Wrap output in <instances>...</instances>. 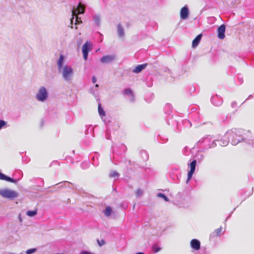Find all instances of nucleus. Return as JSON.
<instances>
[{"label":"nucleus","instance_id":"37998d69","mask_svg":"<svg viewBox=\"0 0 254 254\" xmlns=\"http://www.w3.org/2000/svg\"><path fill=\"white\" fill-rule=\"evenodd\" d=\"M19 220H20V222H21V221H22V219H21V218H20V217H19Z\"/></svg>","mask_w":254,"mask_h":254},{"label":"nucleus","instance_id":"6ab92c4d","mask_svg":"<svg viewBox=\"0 0 254 254\" xmlns=\"http://www.w3.org/2000/svg\"><path fill=\"white\" fill-rule=\"evenodd\" d=\"M117 32L120 38H124L125 36L124 29L121 24H119L117 26Z\"/></svg>","mask_w":254,"mask_h":254},{"label":"nucleus","instance_id":"1a4fd4ad","mask_svg":"<svg viewBox=\"0 0 254 254\" xmlns=\"http://www.w3.org/2000/svg\"><path fill=\"white\" fill-rule=\"evenodd\" d=\"M90 50V45L88 42H86L82 46V51L83 56V59L87 60L88 52Z\"/></svg>","mask_w":254,"mask_h":254},{"label":"nucleus","instance_id":"0eeeda50","mask_svg":"<svg viewBox=\"0 0 254 254\" xmlns=\"http://www.w3.org/2000/svg\"><path fill=\"white\" fill-rule=\"evenodd\" d=\"M196 164V161L195 160H193L190 164V170L188 173L187 182H189L191 179L192 176L195 171Z\"/></svg>","mask_w":254,"mask_h":254},{"label":"nucleus","instance_id":"58836bf2","mask_svg":"<svg viewBox=\"0 0 254 254\" xmlns=\"http://www.w3.org/2000/svg\"><path fill=\"white\" fill-rule=\"evenodd\" d=\"M93 83H95L97 81V79L95 76H93L92 78Z\"/></svg>","mask_w":254,"mask_h":254},{"label":"nucleus","instance_id":"e433bc0d","mask_svg":"<svg viewBox=\"0 0 254 254\" xmlns=\"http://www.w3.org/2000/svg\"><path fill=\"white\" fill-rule=\"evenodd\" d=\"M80 254H94L93 253H92L91 252H89L88 251H82L80 252Z\"/></svg>","mask_w":254,"mask_h":254},{"label":"nucleus","instance_id":"9b49d317","mask_svg":"<svg viewBox=\"0 0 254 254\" xmlns=\"http://www.w3.org/2000/svg\"><path fill=\"white\" fill-rule=\"evenodd\" d=\"M241 130L234 128L232 130L227 131L226 134L228 135V136H232V138H235V137H237L238 136H241Z\"/></svg>","mask_w":254,"mask_h":254},{"label":"nucleus","instance_id":"4468645a","mask_svg":"<svg viewBox=\"0 0 254 254\" xmlns=\"http://www.w3.org/2000/svg\"><path fill=\"white\" fill-rule=\"evenodd\" d=\"M211 101L212 103L216 106H219L221 105L223 103V100L221 98H219L217 95L212 96Z\"/></svg>","mask_w":254,"mask_h":254},{"label":"nucleus","instance_id":"5701e85b","mask_svg":"<svg viewBox=\"0 0 254 254\" xmlns=\"http://www.w3.org/2000/svg\"><path fill=\"white\" fill-rule=\"evenodd\" d=\"M120 176L119 173H118L116 171H112L109 174V177L110 178H114L115 180L117 179Z\"/></svg>","mask_w":254,"mask_h":254},{"label":"nucleus","instance_id":"39448f33","mask_svg":"<svg viewBox=\"0 0 254 254\" xmlns=\"http://www.w3.org/2000/svg\"><path fill=\"white\" fill-rule=\"evenodd\" d=\"M85 10V7L80 2L78 3L76 8H73L72 9V18L70 19V24H73L74 17L79 13H83Z\"/></svg>","mask_w":254,"mask_h":254},{"label":"nucleus","instance_id":"7c9ffc66","mask_svg":"<svg viewBox=\"0 0 254 254\" xmlns=\"http://www.w3.org/2000/svg\"><path fill=\"white\" fill-rule=\"evenodd\" d=\"M36 248H32L30 249H28L26 251V254H32L34 253H35L37 251Z\"/></svg>","mask_w":254,"mask_h":254},{"label":"nucleus","instance_id":"20e7f679","mask_svg":"<svg viewBox=\"0 0 254 254\" xmlns=\"http://www.w3.org/2000/svg\"><path fill=\"white\" fill-rule=\"evenodd\" d=\"M0 195L4 198L13 199L18 196V193L9 189H0Z\"/></svg>","mask_w":254,"mask_h":254},{"label":"nucleus","instance_id":"2f4dec72","mask_svg":"<svg viewBox=\"0 0 254 254\" xmlns=\"http://www.w3.org/2000/svg\"><path fill=\"white\" fill-rule=\"evenodd\" d=\"M222 231V227H220L219 228H218L215 230V233H216V236H219L220 235V233H221Z\"/></svg>","mask_w":254,"mask_h":254},{"label":"nucleus","instance_id":"f03ea898","mask_svg":"<svg viewBox=\"0 0 254 254\" xmlns=\"http://www.w3.org/2000/svg\"><path fill=\"white\" fill-rule=\"evenodd\" d=\"M218 140V139H214L212 136L208 135L201 138L198 141V143L202 144L204 149L205 150H208L209 149L216 147L217 145L216 141Z\"/></svg>","mask_w":254,"mask_h":254},{"label":"nucleus","instance_id":"c03bdc74","mask_svg":"<svg viewBox=\"0 0 254 254\" xmlns=\"http://www.w3.org/2000/svg\"><path fill=\"white\" fill-rule=\"evenodd\" d=\"M229 217H227L226 219V221L227 220V219H228Z\"/></svg>","mask_w":254,"mask_h":254},{"label":"nucleus","instance_id":"aec40b11","mask_svg":"<svg viewBox=\"0 0 254 254\" xmlns=\"http://www.w3.org/2000/svg\"><path fill=\"white\" fill-rule=\"evenodd\" d=\"M201 37H202V35L199 34L192 41V47L193 48L196 47L198 45L200 41Z\"/></svg>","mask_w":254,"mask_h":254},{"label":"nucleus","instance_id":"2eb2a0df","mask_svg":"<svg viewBox=\"0 0 254 254\" xmlns=\"http://www.w3.org/2000/svg\"><path fill=\"white\" fill-rule=\"evenodd\" d=\"M190 244L191 248L194 250L198 251L200 248V243L197 239H192L190 241Z\"/></svg>","mask_w":254,"mask_h":254},{"label":"nucleus","instance_id":"a18cd8bd","mask_svg":"<svg viewBox=\"0 0 254 254\" xmlns=\"http://www.w3.org/2000/svg\"><path fill=\"white\" fill-rule=\"evenodd\" d=\"M20 254H23L22 253H21Z\"/></svg>","mask_w":254,"mask_h":254},{"label":"nucleus","instance_id":"bb28decb","mask_svg":"<svg viewBox=\"0 0 254 254\" xmlns=\"http://www.w3.org/2000/svg\"><path fill=\"white\" fill-rule=\"evenodd\" d=\"M98 112H99V114L100 116L101 117H102L103 116H105V113L104 110L101 107V106L100 104H99L98 105Z\"/></svg>","mask_w":254,"mask_h":254},{"label":"nucleus","instance_id":"f257e3e1","mask_svg":"<svg viewBox=\"0 0 254 254\" xmlns=\"http://www.w3.org/2000/svg\"><path fill=\"white\" fill-rule=\"evenodd\" d=\"M63 80L67 82H72L74 76V70L71 65L65 64L64 67L58 70Z\"/></svg>","mask_w":254,"mask_h":254},{"label":"nucleus","instance_id":"c9c22d12","mask_svg":"<svg viewBox=\"0 0 254 254\" xmlns=\"http://www.w3.org/2000/svg\"><path fill=\"white\" fill-rule=\"evenodd\" d=\"M6 175L0 172V180H4Z\"/></svg>","mask_w":254,"mask_h":254},{"label":"nucleus","instance_id":"423d86ee","mask_svg":"<svg viewBox=\"0 0 254 254\" xmlns=\"http://www.w3.org/2000/svg\"><path fill=\"white\" fill-rule=\"evenodd\" d=\"M116 56L115 55L104 56L100 59V62L103 64H109L116 60Z\"/></svg>","mask_w":254,"mask_h":254},{"label":"nucleus","instance_id":"7ed1b4c3","mask_svg":"<svg viewBox=\"0 0 254 254\" xmlns=\"http://www.w3.org/2000/svg\"><path fill=\"white\" fill-rule=\"evenodd\" d=\"M49 97V93L47 88L44 86H41L38 90L35 98L39 102H44Z\"/></svg>","mask_w":254,"mask_h":254},{"label":"nucleus","instance_id":"4be33fe9","mask_svg":"<svg viewBox=\"0 0 254 254\" xmlns=\"http://www.w3.org/2000/svg\"><path fill=\"white\" fill-rule=\"evenodd\" d=\"M93 18L95 24L98 26H100L101 22V17L100 15L95 14L93 16Z\"/></svg>","mask_w":254,"mask_h":254},{"label":"nucleus","instance_id":"c756f323","mask_svg":"<svg viewBox=\"0 0 254 254\" xmlns=\"http://www.w3.org/2000/svg\"><path fill=\"white\" fill-rule=\"evenodd\" d=\"M4 180L6 181L7 182H11V183H14V184H16L17 183V181L16 180H14V179H13L12 178H11L9 177H7L6 176L5 177V179Z\"/></svg>","mask_w":254,"mask_h":254},{"label":"nucleus","instance_id":"a878e982","mask_svg":"<svg viewBox=\"0 0 254 254\" xmlns=\"http://www.w3.org/2000/svg\"><path fill=\"white\" fill-rule=\"evenodd\" d=\"M157 196L158 197L163 198V199H164L165 201H166L167 202H168L170 201V199H169V198L162 193H157Z\"/></svg>","mask_w":254,"mask_h":254},{"label":"nucleus","instance_id":"b1692460","mask_svg":"<svg viewBox=\"0 0 254 254\" xmlns=\"http://www.w3.org/2000/svg\"><path fill=\"white\" fill-rule=\"evenodd\" d=\"M104 214L105 216L108 217L111 215L112 213V208L110 206H107L105 210L104 211Z\"/></svg>","mask_w":254,"mask_h":254},{"label":"nucleus","instance_id":"9d476101","mask_svg":"<svg viewBox=\"0 0 254 254\" xmlns=\"http://www.w3.org/2000/svg\"><path fill=\"white\" fill-rule=\"evenodd\" d=\"M226 26L224 24H222L217 29L218 37L220 39H223L225 36Z\"/></svg>","mask_w":254,"mask_h":254},{"label":"nucleus","instance_id":"f8f14e48","mask_svg":"<svg viewBox=\"0 0 254 254\" xmlns=\"http://www.w3.org/2000/svg\"><path fill=\"white\" fill-rule=\"evenodd\" d=\"M191 198L190 196L187 195L182 198V203L184 207H189L191 203Z\"/></svg>","mask_w":254,"mask_h":254},{"label":"nucleus","instance_id":"4c0bfd02","mask_svg":"<svg viewBox=\"0 0 254 254\" xmlns=\"http://www.w3.org/2000/svg\"><path fill=\"white\" fill-rule=\"evenodd\" d=\"M141 154H142V155H144L145 156V159H148V155H147V152L146 151H142L141 152Z\"/></svg>","mask_w":254,"mask_h":254},{"label":"nucleus","instance_id":"79ce46f5","mask_svg":"<svg viewBox=\"0 0 254 254\" xmlns=\"http://www.w3.org/2000/svg\"><path fill=\"white\" fill-rule=\"evenodd\" d=\"M95 87L96 88L98 87H99V85L98 84H95Z\"/></svg>","mask_w":254,"mask_h":254},{"label":"nucleus","instance_id":"473e14b6","mask_svg":"<svg viewBox=\"0 0 254 254\" xmlns=\"http://www.w3.org/2000/svg\"><path fill=\"white\" fill-rule=\"evenodd\" d=\"M97 243L99 246L101 247L105 244V241L104 240H97Z\"/></svg>","mask_w":254,"mask_h":254},{"label":"nucleus","instance_id":"412c9836","mask_svg":"<svg viewBox=\"0 0 254 254\" xmlns=\"http://www.w3.org/2000/svg\"><path fill=\"white\" fill-rule=\"evenodd\" d=\"M244 140V138H243L241 136H238L237 137H235V138H232L231 143L236 145L238 144L239 142L243 141Z\"/></svg>","mask_w":254,"mask_h":254},{"label":"nucleus","instance_id":"c85d7f7f","mask_svg":"<svg viewBox=\"0 0 254 254\" xmlns=\"http://www.w3.org/2000/svg\"><path fill=\"white\" fill-rule=\"evenodd\" d=\"M143 190H142L140 189H138L135 192L136 196L137 197H139L141 196L143 194Z\"/></svg>","mask_w":254,"mask_h":254},{"label":"nucleus","instance_id":"6e6552de","mask_svg":"<svg viewBox=\"0 0 254 254\" xmlns=\"http://www.w3.org/2000/svg\"><path fill=\"white\" fill-rule=\"evenodd\" d=\"M189 15V9L186 5L183 7L180 10V17L182 19H187Z\"/></svg>","mask_w":254,"mask_h":254},{"label":"nucleus","instance_id":"ea45409f","mask_svg":"<svg viewBox=\"0 0 254 254\" xmlns=\"http://www.w3.org/2000/svg\"><path fill=\"white\" fill-rule=\"evenodd\" d=\"M236 104H237V103L236 102H233L231 104V106L233 108H234L235 107V106L236 105Z\"/></svg>","mask_w":254,"mask_h":254},{"label":"nucleus","instance_id":"f3484780","mask_svg":"<svg viewBox=\"0 0 254 254\" xmlns=\"http://www.w3.org/2000/svg\"><path fill=\"white\" fill-rule=\"evenodd\" d=\"M64 57L62 54L60 55V58L57 61L58 69L59 70L61 68L64 67Z\"/></svg>","mask_w":254,"mask_h":254},{"label":"nucleus","instance_id":"cd10ccee","mask_svg":"<svg viewBox=\"0 0 254 254\" xmlns=\"http://www.w3.org/2000/svg\"><path fill=\"white\" fill-rule=\"evenodd\" d=\"M7 122L3 120H0V130L6 127Z\"/></svg>","mask_w":254,"mask_h":254},{"label":"nucleus","instance_id":"72a5a7b5","mask_svg":"<svg viewBox=\"0 0 254 254\" xmlns=\"http://www.w3.org/2000/svg\"><path fill=\"white\" fill-rule=\"evenodd\" d=\"M160 250H161V249L160 248L157 247L156 246H154L153 247V250L154 253H157L159 251H160Z\"/></svg>","mask_w":254,"mask_h":254},{"label":"nucleus","instance_id":"393cba45","mask_svg":"<svg viewBox=\"0 0 254 254\" xmlns=\"http://www.w3.org/2000/svg\"><path fill=\"white\" fill-rule=\"evenodd\" d=\"M37 214V210H28L26 212V214L27 216L29 217H33L35 216Z\"/></svg>","mask_w":254,"mask_h":254},{"label":"nucleus","instance_id":"a19ab883","mask_svg":"<svg viewBox=\"0 0 254 254\" xmlns=\"http://www.w3.org/2000/svg\"><path fill=\"white\" fill-rule=\"evenodd\" d=\"M136 254H144L143 253H141V252H139V253H137Z\"/></svg>","mask_w":254,"mask_h":254},{"label":"nucleus","instance_id":"f704fd0d","mask_svg":"<svg viewBox=\"0 0 254 254\" xmlns=\"http://www.w3.org/2000/svg\"><path fill=\"white\" fill-rule=\"evenodd\" d=\"M81 22H82V21H81L80 18H79L78 16H76L75 24V25L79 24L81 23Z\"/></svg>","mask_w":254,"mask_h":254},{"label":"nucleus","instance_id":"a211bd4d","mask_svg":"<svg viewBox=\"0 0 254 254\" xmlns=\"http://www.w3.org/2000/svg\"><path fill=\"white\" fill-rule=\"evenodd\" d=\"M147 64L138 65L133 69L132 71L138 73L144 69L147 66Z\"/></svg>","mask_w":254,"mask_h":254},{"label":"nucleus","instance_id":"ddd939ff","mask_svg":"<svg viewBox=\"0 0 254 254\" xmlns=\"http://www.w3.org/2000/svg\"><path fill=\"white\" fill-rule=\"evenodd\" d=\"M218 139V141H216L217 142H219V145L222 147L226 146L229 142V139L228 137V135L226 134L224 136L223 138H217Z\"/></svg>","mask_w":254,"mask_h":254},{"label":"nucleus","instance_id":"dca6fc26","mask_svg":"<svg viewBox=\"0 0 254 254\" xmlns=\"http://www.w3.org/2000/svg\"><path fill=\"white\" fill-rule=\"evenodd\" d=\"M124 93L130 97L129 100L130 102H133L134 101V95L132 91L130 89H125L124 90Z\"/></svg>","mask_w":254,"mask_h":254}]
</instances>
